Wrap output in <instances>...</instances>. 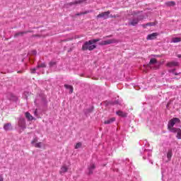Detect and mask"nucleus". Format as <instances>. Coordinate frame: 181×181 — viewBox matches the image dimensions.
Returning <instances> with one entry per match:
<instances>
[{
	"mask_svg": "<svg viewBox=\"0 0 181 181\" xmlns=\"http://www.w3.org/2000/svg\"><path fill=\"white\" fill-rule=\"evenodd\" d=\"M97 42H100L99 38L85 42L82 45V50L83 52H86V50H89L90 52H91V50H94V49L97 47V45H94V43H97Z\"/></svg>",
	"mask_w": 181,
	"mask_h": 181,
	"instance_id": "f257e3e1",
	"label": "nucleus"
},
{
	"mask_svg": "<svg viewBox=\"0 0 181 181\" xmlns=\"http://www.w3.org/2000/svg\"><path fill=\"white\" fill-rule=\"evenodd\" d=\"M176 124H180V118L174 117L168 122V129L170 131V132H172V129H176V127H173Z\"/></svg>",
	"mask_w": 181,
	"mask_h": 181,
	"instance_id": "f03ea898",
	"label": "nucleus"
},
{
	"mask_svg": "<svg viewBox=\"0 0 181 181\" xmlns=\"http://www.w3.org/2000/svg\"><path fill=\"white\" fill-rule=\"evenodd\" d=\"M119 40L117 39H111L107 40H103L100 42H99L100 46H107V45H112L114 43H118Z\"/></svg>",
	"mask_w": 181,
	"mask_h": 181,
	"instance_id": "7ed1b4c3",
	"label": "nucleus"
},
{
	"mask_svg": "<svg viewBox=\"0 0 181 181\" xmlns=\"http://www.w3.org/2000/svg\"><path fill=\"white\" fill-rule=\"evenodd\" d=\"M110 13H111V11H105V12H102L101 13L98 14L96 18L97 19H108V18H110Z\"/></svg>",
	"mask_w": 181,
	"mask_h": 181,
	"instance_id": "20e7f679",
	"label": "nucleus"
},
{
	"mask_svg": "<svg viewBox=\"0 0 181 181\" xmlns=\"http://www.w3.org/2000/svg\"><path fill=\"white\" fill-rule=\"evenodd\" d=\"M144 17L134 18L130 22H129V26H136L137 23H139V21H142Z\"/></svg>",
	"mask_w": 181,
	"mask_h": 181,
	"instance_id": "39448f33",
	"label": "nucleus"
},
{
	"mask_svg": "<svg viewBox=\"0 0 181 181\" xmlns=\"http://www.w3.org/2000/svg\"><path fill=\"white\" fill-rule=\"evenodd\" d=\"M18 127L21 128V129H26V122L25 121L24 118H21L18 120Z\"/></svg>",
	"mask_w": 181,
	"mask_h": 181,
	"instance_id": "423d86ee",
	"label": "nucleus"
},
{
	"mask_svg": "<svg viewBox=\"0 0 181 181\" xmlns=\"http://www.w3.org/2000/svg\"><path fill=\"white\" fill-rule=\"evenodd\" d=\"M170 132H173V134H177L176 137L177 139H181V129L180 128L171 129Z\"/></svg>",
	"mask_w": 181,
	"mask_h": 181,
	"instance_id": "0eeeda50",
	"label": "nucleus"
},
{
	"mask_svg": "<svg viewBox=\"0 0 181 181\" xmlns=\"http://www.w3.org/2000/svg\"><path fill=\"white\" fill-rule=\"evenodd\" d=\"M45 67H46V64L45 63L38 64V65L35 68H33L31 69V73L34 74L35 73V71L37 70V69H40V68L44 69Z\"/></svg>",
	"mask_w": 181,
	"mask_h": 181,
	"instance_id": "6e6552de",
	"label": "nucleus"
},
{
	"mask_svg": "<svg viewBox=\"0 0 181 181\" xmlns=\"http://www.w3.org/2000/svg\"><path fill=\"white\" fill-rule=\"evenodd\" d=\"M159 34L158 33H153L152 34H149L147 35L146 40H154V39H156L157 36Z\"/></svg>",
	"mask_w": 181,
	"mask_h": 181,
	"instance_id": "1a4fd4ad",
	"label": "nucleus"
},
{
	"mask_svg": "<svg viewBox=\"0 0 181 181\" xmlns=\"http://www.w3.org/2000/svg\"><path fill=\"white\" fill-rule=\"evenodd\" d=\"M95 169V164L94 163H90V165L88 168V175H93L94 173V170Z\"/></svg>",
	"mask_w": 181,
	"mask_h": 181,
	"instance_id": "9d476101",
	"label": "nucleus"
},
{
	"mask_svg": "<svg viewBox=\"0 0 181 181\" xmlns=\"http://www.w3.org/2000/svg\"><path fill=\"white\" fill-rule=\"evenodd\" d=\"M12 124L11 123H6L4 125V131H12Z\"/></svg>",
	"mask_w": 181,
	"mask_h": 181,
	"instance_id": "9b49d317",
	"label": "nucleus"
},
{
	"mask_svg": "<svg viewBox=\"0 0 181 181\" xmlns=\"http://www.w3.org/2000/svg\"><path fill=\"white\" fill-rule=\"evenodd\" d=\"M7 98L8 100H10L11 101H18V97L13 95V94L12 93H9L7 95Z\"/></svg>",
	"mask_w": 181,
	"mask_h": 181,
	"instance_id": "f8f14e48",
	"label": "nucleus"
},
{
	"mask_svg": "<svg viewBox=\"0 0 181 181\" xmlns=\"http://www.w3.org/2000/svg\"><path fill=\"white\" fill-rule=\"evenodd\" d=\"M29 32L30 31H23V32L16 33L14 35V37H19V36L22 37L23 36V35H27V33H29Z\"/></svg>",
	"mask_w": 181,
	"mask_h": 181,
	"instance_id": "ddd939ff",
	"label": "nucleus"
},
{
	"mask_svg": "<svg viewBox=\"0 0 181 181\" xmlns=\"http://www.w3.org/2000/svg\"><path fill=\"white\" fill-rule=\"evenodd\" d=\"M69 170V168L64 165L61 168V170H59V173L60 175H64V173H66L67 171Z\"/></svg>",
	"mask_w": 181,
	"mask_h": 181,
	"instance_id": "4468645a",
	"label": "nucleus"
},
{
	"mask_svg": "<svg viewBox=\"0 0 181 181\" xmlns=\"http://www.w3.org/2000/svg\"><path fill=\"white\" fill-rule=\"evenodd\" d=\"M25 118L28 120V121H33V116H32V115H30V113L29 112H25Z\"/></svg>",
	"mask_w": 181,
	"mask_h": 181,
	"instance_id": "2eb2a0df",
	"label": "nucleus"
},
{
	"mask_svg": "<svg viewBox=\"0 0 181 181\" xmlns=\"http://www.w3.org/2000/svg\"><path fill=\"white\" fill-rule=\"evenodd\" d=\"M83 2H87V1L86 0H78L75 2H71L69 4V5H70V6H71V5H76L77 4H83Z\"/></svg>",
	"mask_w": 181,
	"mask_h": 181,
	"instance_id": "dca6fc26",
	"label": "nucleus"
},
{
	"mask_svg": "<svg viewBox=\"0 0 181 181\" xmlns=\"http://www.w3.org/2000/svg\"><path fill=\"white\" fill-rule=\"evenodd\" d=\"M176 5V2L175 1H167L165 3V6H175Z\"/></svg>",
	"mask_w": 181,
	"mask_h": 181,
	"instance_id": "f3484780",
	"label": "nucleus"
},
{
	"mask_svg": "<svg viewBox=\"0 0 181 181\" xmlns=\"http://www.w3.org/2000/svg\"><path fill=\"white\" fill-rule=\"evenodd\" d=\"M115 121V117H112L107 120H105L104 124H112V122H114Z\"/></svg>",
	"mask_w": 181,
	"mask_h": 181,
	"instance_id": "a211bd4d",
	"label": "nucleus"
},
{
	"mask_svg": "<svg viewBox=\"0 0 181 181\" xmlns=\"http://www.w3.org/2000/svg\"><path fill=\"white\" fill-rule=\"evenodd\" d=\"M116 114H117V115H119V117H127V113H125L121 110L116 112Z\"/></svg>",
	"mask_w": 181,
	"mask_h": 181,
	"instance_id": "6ab92c4d",
	"label": "nucleus"
},
{
	"mask_svg": "<svg viewBox=\"0 0 181 181\" xmlns=\"http://www.w3.org/2000/svg\"><path fill=\"white\" fill-rule=\"evenodd\" d=\"M64 87H65V88H69V89L70 90L69 94H72V93H73V91H74L73 86H70V85L65 84V85H64Z\"/></svg>",
	"mask_w": 181,
	"mask_h": 181,
	"instance_id": "aec40b11",
	"label": "nucleus"
},
{
	"mask_svg": "<svg viewBox=\"0 0 181 181\" xmlns=\"http://www.w3.org/2000/svg\"><path fill=\"white\" fill-rule=\"evenodd\" d=\"M168 66L172 67V66H179V62H172L168 64Z\"/></svg>",
	"mask_w": 181,
	"mask_h": 181,
	"instance_id": "412c9836",
	"label": "nucleus"
},
{
	"mask_svg": "<svg viewBox=\"0 0 181 181\" xmlns=\"http://www.w3.org/2000/svg\"><path fill=\"white\" fill-rule=\"evenodd\" d=\"M167 158L169 160H170V159H172V149L168 150V151L167 153Z\"/></svg>",
	"mask_w": 181,
	"mask_h": 181,
	"instance_id": "4be33fe9",
	"label": "nucleus"
},
{
	"mask_svg": "<svg viewBox=\"0 0 181 181\" xmlns=\"http://www.w3.org/2000/svg\"><path fill=\"white\" fill-rule=\"evenodd\" d=\"M158 63V61L155 58H151L149 62V64H156Z\"/></svg>",
	"mask_w": 181,
	"mask_h": 181,
	"instance_id": "5701e85b",
	"label": "nucleus"
},
{
	"mask_svg": "<svg viewBox=\"0 0 181 181\" xmlns=\"http://www.w3.org/2000/svg\"><path fill=\"white\" fill-rule=\"evenodd\" d=\"M34 146L35 148H42V142L35 143Z\"/></svg>",
	"mask_w": 181,
	"mask_h": 181,
	"instance_id": "b1692460",
	"label": "nucleus"
},
{
	"mask_svg": "<svg viewBox=\"0 0 181 181\" xmlns=\"http://www.w3.org/2000/svg\"><path fill=\"white\" fill-rule=\"evenodd\" d=\"M88 13V11L81 12L76 14V16H81V15H86Z\"/></svg>",
	"mask_w": 181,
	"mask_h": 181,
	"instance_id": "393cba45",
	"label": "nucleus"
},
{
	"mask_svg": "<svg viewBox=\"0 0 181 181\" xmlns=\"http://www.w3.org/2000/svg\"><path fill=\"white\" fill-rule=\"evenodd\" d=\"M180 41H181V39L180 37H175V38L173 39V42L174 43H179V42H180Z\"/></svg>",
	"mask_w": 181,
	"mask_h": 181,
	"instance_id": "a878e982",
	"label": "nucleus"
},
{
	"mask_svg": "<svg viewBox=\"0 0 181 181\" xmlns=\"http://www.w3.org/2000/svg\"><path fill=\"white\" fill-rule=\"evenodd\" d=\"M49 67H53V66H56V62H54V61L49 62Z\"/></svg>",
	"mask_w": 181,
	"mask_h": 181,
	"instance_id": "bb28decb",
	"label": "nucleus"
},
{
	"mask_svg": "<svg viewBox=\"0 0 181 181\" xmlns=\"http://www.w3.org/2000/svg\"><path fill=\"white\" fill-rule=\"evenodd\" d=\"M94 110V107H90L89 109H87L86 111L85 112V114H90Z\"/></svg>",
	"mask_w": 181,
	"mask_h": 181,
	"instance_id": "cd10ccee",
	"label": "nucleus"
},
{
	"mask_svg": "<svg viewBox=\"0 0 181 181\" xmlns=\"http://www.w3.org/2000/svg\"><path fill=\"white\" fill-rule=\"evenodd\" d=\"M37 141H38L37 137L34 138L33 140L31 141V145H35V144H36Z\"/></svg>",
	"mask_w": 181,
	"mask_h": 181,
	"instance_id": "c85d7f7f",
	"label": "nucleus"
},
{
	"mask_svg": "<svg viewBox=\"0 0 181 181\" xmlns=\"http://www.w3.org/2000/svg\"><path fill=\"white\" fill-rule=\"evenodd\" d=\"M81 143H77L75 146V149H78V148H81Z\"/></svg>",
	"mask_w": 181,
	"mask_h": 181,
	"instance_id": "c756f323",
	"label": "nucleus"
},
{
	"mask_svg": "<svg viewBox=\"0 0 181 181\" xmlns=\"http://www.w3.org/2000/svg\"><path fill=\"white\" fill-rule=\"evenodd\" d=\"M146 26H155V23H146Z\"/></svg>",
	"mask_w": 181,
	"mask_h": 181,
	"instance_id": "7c9ffc66",
	"label": "nucleus"
},
{
	"mask_svg": "<svg viewBox=\"0 0 181 181\" xmlns=\"http://www.w3.org/2000/svg\"><path fill=\"white\" fill-rule=\"evenodd\" d=\"M171 73H173V74H174L175 76H179V73L175 72V69L172 70Z\"/></svg>",
	"mask_w": 181,
	"mask_h": 181,
	"instance_id": "2f4dec72",
	"label": "nucleus"
},
{
	"mask_svg": "<svg viewBox=\"0 0 181 181\" xmlns=\"http://www.w3.org/2000/svg\"><path fill=\"white\" fill-rule=\"evenodd\" d=\"M32 54H33L34 56H36V54H37V52L36 50H33Z\"/></svg>",
	"mask_w": 181,
	"mask_h": 181,
	"instance_id": "473e14b6",
	"label": "nucleus"
},
{
	"mask_svg": "<svg viewBox=\"0 0 181 181\" xmlns=\"http://www.w3.org/2000/svg\"><path fill=\"white\" fill-rule=\"evenodd\" d=\"M110 18H118V15L116 16V15H112V14H111V15L110 16Z\"/></svg>",
	"mask_w": 181,
	"mask_h": 181,
	"instance_id": "72a5a7b5",
	"label": "nucleus"
},
{
	"mask_svg": "<svg viewBox=\"0 0 181 181\" xmlns=\"http://www.w3.org/2000/svg\"><path fill=\"white\" fill-rule=\"evenodd\" d=\"M0 181H4V175H0Z\"/></svg>",
	"mask_w": 181,
	"mask_h": 181,
	"instance_id": "f704fd0d",
	"label": "nucleus"
},
{
	"mask_svg": "<svg viewBox=\"0 0 181 181\" xmlns=\"http://www.w3.org/2000/svg\"><path fill=\"white\" fill-rule=\"evenodd\" d=\"M142 26H143V28H146V26H148V25H146V24H143Z\"/></svg>",
	"mask_w": 181,
	"mask_h": 181,
	"instance_id": "c9c22d12",
	"label": "nucleus"
},
{
	"mask_svg": "<svg viewBox=\"0 0 181 181\" xmlns=\"http://www.w3.org/2000/svg\"><path fill=\"white\" fill-rule=\"evenodd\" d=\"M114 104H118V100L115 101Z\"/></svg>",
	"mask_w": 181,
	"mask_h": 181,
	"instance_id": "e433bc0d",
	"label": "nucleus"
},
{
	"mask_svg": "<svg viewBox=\"0 0 181 181\" xmlns=\"http://www.w3.org/2000/svg\"><path fill=\"white\" fill-rule=\"evenodd\" d=\"M153 57H159V55H153Z\"/></svg>",
	"mask_w": 181,
	"mask_h": 181,
	"instance_id": "4c0bfd02",
	"label": "nucleus"
},
{
	"mask_svg": "<svg viewBox=\"0 0 181 181\" xmlns=\"http://www.w3.org/2000/svg\"><path fill=\"white\" fill-rule=\"evenodd\" d=\"M34 103H35V105H37V100H35L34 101Z\"/></svg>",
	"mask_w": 181,
	"mask_h": 181,
	"instance_id": "58836bf2",
	"label": "nucleus"
},
{
	"mask_svg": "<svg viewBox=\"0 0 181 181\" xmlns=\"http://www.w3.org/2000/svg\"><path fill=\"white\" fill-rule=\"evenodd\" d=\"M148 156H152V154L148 153Z\"/></svg>",
	"mask_w": 181,
	"mask_h": 181,
	"instance_id": "ea45409f",
	"label": "nucleus"
},
{
	"mask_svg": "<svg viewBox=\"0 0 181 181\" xmlns=\"http://www.w3.org/2000/svg\"><path fill=\"white\" fill-rule=\"evenodd\" d=\"M80 76H81V77H83L84 75L82 74H81Z\"/></svg>",
	"mask_w": 181,
	"mask_h": 181,
	"instance_id": "a19ab883",
	"label": "nucleus"
},
{
	"mask_svg": "<svg viewBox=\"0 0 181 181\" xmlns=\"http://www.w3.org/2000/svg\"><path fill=\"white\" fill-rule=\"evenodd\" d=\"M111 36H112V35H108V36H107V37H111Z\"/></svg>",
	"mask_w": 181,
	"mask_h": 181,
	"instance_id": "79ce46f5",
	"label": "nucleus"
},
{
	"mask_svg": "<svg viewBox=\"0 0 181 181\" xmlns=\"http://www.w3.org/2000/svg\"><path fill=\"white\" fill-rule=\"evenodd\" d=\"M143 159H144V160L146 159V157H143Z\"/></svg>",
	"mask_w": 181,
	"mask_h": 181,
	"instance_id": "37998d69",
	"label": "nucleus"
},
{
	"mask_svg": "<svg viewBox=\"0 0 181 181\" xmlns=\"http://www.w3.org/2000/svg\"><path fill=\"white\" fill-rule=\"evenodd\" d=\"M175 78L176 80H178L179 78Z\"/></svg>",
	"mask_w": 181,
	"mask_h": 181,
	"instance_id": "c03bdc74",
	"label": "nucleus"
},
{
	"mask_svg": "<svg viewBox=\"0 0 181 181\" xmlns=\"http://www.w3.org/2000/svg\"><path fill=\"white\" fill-rule=\"evenodd\" d=\"M178 57H181V55H178Z\"/></svg>",
	"mask_w": 181,
	"mask_h": 181,
	"instance_id": "a18cd8bd",
	"label": "nucleus"
},
{
	"mask_svg": "<svg viewBox=\"0 0 181 181\" xmlns=\"http://www.w3.org/2000/svg\"><path fill=\"white\" fill-rule=\"evenodd\" d=\"M151 164L153 165V162L151 161Z\"/></svg>",
	"mask_w": 181,
	"mask_h": 181,
	"instance_id": "49530a36",
	"label": "nucleus"
},
{
	"mask_svg": "<svg viewBox=\"0 0 181 181\" xmlns=\"http://www.w3.org/2000/svg\"><path fill=\"white\" fill-rule=\"evenodd\" d=\"M18 73H21V71H18Z\"/></svg>",
	"mask_w": 181,
	"mask_h": 181,
	"instance_id": "de8ad7c7",
	"label": "nucleus"
},
{
	"mask_svg": "<svg viewBox=\"0 0 181 181\" xmlns=\"http://www.w3.org/2000/svg\"><path fill=\"white\" fill-rule=\"evenodd\" d=\"M35 114H36V110L35 111Z\"/></svg>",
	"mask_w": 181,
	"mask_h": 181,
	"instance_id": "09e8293b",
	"label": "nucleus"
}]
</instances>
